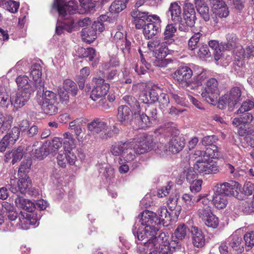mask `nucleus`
<instances>
[{
  "label": "nucleus",
  "mask_w": 254,
  "mask_h": 254,
  "mask_svg": "<svg viewBox=\"0 0 254 254\" xmlns=\"http://www.w3.org/2000/svg\"><path fill=\"white\" fill-rule=\"evenodd\" d=\"M132 228L133 235L137 236L139 241L146 239L144 244L138 247L139 254H146L151 247L149 243L155 241L157 232L159 231V222L155 217L154 212L148 210L143 211L138 217Z\"/></svg>",
  "instance_id": "1"
},
{
  "label": "nucleus",
  "mask_w": 254,
  "mask_h": 254,
  "mask_svg": "<svg viewBox=\"0 0 254 254\" xmlns=\"http://www.w3.org/2000/svg\"><path fill=\"white\" fill-rule=\"evenodd\" d=\"M151 247L148 254H179L183 249L179 242L169 241V237L165 233H161L155 241L149 243Z\"/></svg>",
  "instance_id": "2"
},
{
  "label": "nucleus",
  "mask_w": 254,
  "mask_h": 254,
  "mask_svg": "<svg viewBox=\"0 0 254 254\" xmlns=\"http://www.w3.org/2000/svg\"><path fill=\"white\" fill-rule=\"evenodd\" d=\"M132 144L131 142L119 141L114 143L110 147V152L114 156H120L119 163L131 162L135 157L132 152Z\"/></svg>",
  "instance_id": "3"
},
{
  "label": "nucleus",
  "mask_w": 254,
  "mask_h": 254,
  "mask_svg": "<svg viewBox=\"0 0 254 254\" xmlns=\"http://www.w3.org/2000/svg\"><path fill=\"white\" fill-rule=\"evenodd\" d=\"M218 85V81L214 78H210L206 82L201 96L208 103L212 105L217 103L219 96Z\"/></svg>",
  "instance_id": "4"
},
{
  "label": "nucleus",
  "mask_w": 254,
  "mask_h": 254,
  "mask_svg": "<svg viewBox=\"0 0 254 254\" xmlns=\"http://www.w3.org/2000/svg\"><path fill=\"white\" fill-rule=\"evenodd\" d=\"M92 81L94 86L91 92L90 97L94 101L105 97L109 91L110 84L105 82V80L100 77H93Z\"/></svg>",
  "instance_id": "5"
},
{
  "label": "nucleus",
  "mask_w": 254,
  "mask_h": 254,
  "mask_svg": "<svg viewBox=\"0 0 254 254\" xmlns=\"http://www.w3.org/2000/svg\"><path fill=\"white\" fill-rule=\"evenodd\" d=\"M242 92L239 87H235L231 89L229 94L221 97L218 101V106L223 109L228 105L232 107L242 100Z\"/></svg>",
  "instance_id": "6"
},
{
  "label": "nucleus",
  "mask_w": 254,
  "mask_h": 254,
  "mask_svg": "<svg viewBox=\"0 0 254 254\" xmlns=\"http://www.w3.org/2000/svg\"><path fill=\"white\" fill-rule=\"evenodd\" d=\"M19 180L17 181L14 179H10V184L8 185L9 190L13 193L20 192L21 193H26L31 187V181L26 174L19 176Z\"/></svg>",
  "instance_id": "7"
},
{
  "label": "nucleus",
  "mask_w": 254,
  "mask_h": 254,
  "mask_svg": "<svg viewBox=\"0 0 254 254\" xmlns=\"http://www.w3.org/2000/svg\"><path fill=\"white\" fill-rule=\"evenodd\" d=\"M53 8L58 11L60 17L66 19L69 15L74 13L77 5L71 1L65 2L64 0H54Z\"/></svg>",
  "instance_id": "8"
},
{
  "label": "nucleus",
  "mask_w": 254,
  "mask_h": 254,
  "mask_svg": "<svg viewBox=\"0 0 254 254\" xmlns=\"http://www.w3.org/2000/svg\"><path fill=\"white\" fill-rule=\"evenodd\" d=\"M194 168L198 173L206 175L216 174L219 171L216 163L212 159L206 160L198 159L194 164Z\"/></svg>",
  "instance_id": "9"
},
{
  "label": "nucleus",
  "mask_w": 254,
  "mask_h": 254,
  "mask_svg": "<svg viewBox=\"0 0 254 254\" xmlns=\"http://www.w3.org/2000/svg\"><path fill=\"white\" fill-rule=\"evenodd\" d=\"M132 144L134 151L137 154H143L152 149L154 146L153 138L150 135L141 136Z\"/></svg>",
  "instance_id": "10"
},
{
  "label": "nucleus",
  "mask_w": 254,
  "mask_h": 254,
  "mask_svg": "<svg viewBox=\"0 0 254 254\" xmlns=\"http://www.w3.org/2000/svg\"><path fill=\"white\" fill-rule=\"evenodd\" d=\"M148 116L143 113L141 114V110H138V114L135 119L139 122V126L144 128L150 126L156 122L157 116V109L152 106H149L146 110Z\"/></svg>",
  "instance_id": "11"
},
{
  "label": "nucleus",
  "mask_w": 254,
  "mask_h": 254,
  "mask_svg": "<svg viewBox=\"0 0 254 254\" xmlns=\"http://www.w3.org/2000/svg\"><path fill=\"white\" fill-rule=\"evenodd\" d=\"M241 186L237 182L230 181L222 184H217L214 189L217 192L224 194L226 197L228 196H235L239 194L241 190Z\"/></svg>",
  "instance_id": "12"
},
{
  "label": "nucleus",
  "mask_w": 254,
  "mask_h": 254,
  "mask_svg": "<svg viewBox=\"0 0 254 254\" xmlns=\"http://www.w3.org/2000/svg\"><path fill=\"white\" fill-rule=\"evenodd\" d=\"M152 18V21L145 24L142 28L145 37L148 39L152 38L161 30V20L160 17L157 15H153Z\"/></svg>",
  "instance_id": "13"
},
{
  "label": "nucleus",
  "mask_w": 254,
  "mask_h": 254,
  "mask_svg": "<svg viewBox=\"0 0 254 254\" xmlns=\"http://www.w3.org/2000/svg\"><path fill=\"white\" fill-rule=\"evenodd\" d=\"M192 75V71L188 66L180 67L175 71L174 78L182 86H191L190 79Z\"/></svg>",
  "instance_id": "14"
},
{
  "label": "nucleus",
  "mask_w": 254,
  "mask_h": 254,
  "mask_svg": "<svg viewBox=\"0 0 254 254\" xmlns=\"http://www.w3.org/2000/svg\"><path fill=\"white\" fill-rule=\"evenodd\" d=\"M34 92L17 90V92L10 98L12 105L17 109L24 106L29 100Z\"/></svg>",
  "instance_id": "15"
},
{
  "label": "nucleus",
  "mask_w": 254,
  "mask_h": 254,
  "mask_svg": "<svg viewBox=\"0 0 254 254\" xmlns=\"http://www.w3.org/2000/svg\"><path fill=\"white\" fill-rule=\"evenodd\" d=\"M154 14H150L148 12L141 11L138 9H135L131 12V15L134 19L135 27L137 29L142 28L147 22L152 21Z\"/></svg>",
  "instance_id": "16"
},
{
  "label": "nucleus",
  "mask_w": 254,
  "mask_h": 254,
  "mask_svg": "<svg viewBox=\"0 0 254 254\" xmlns=\"http://www.w3.org/2000/svg\"><path fill=\"white\" fill-rule=\"evenodd\" d=\"M42 68L40 64H33L31 68L30 74L35 83L38 93L44 90V81L41 78Z\"/></svg>",
  "instance_id": "17"
},
{
  "label": "nucleus",
  "mask_w": 254,
  "mask_h": 254,
  "mask_svg": "<svg viewBox=\"0 0 254 254\" xmlns=\"http://www.w3.org/2000/svg\"><path fill=\"white\" fill-rule=\"evenodd\" d=\"M17 86V90L34 92L37 87L34 82L31 81L26 75H20L15 79Z\"/></svg>",
  "instance_id": "18"
},
{
  "label": "nucleus",
  "mask_w": 254,
  "mask_h": 254,
  "mask_svg": "<svg viewBox=\"0 0 254 254\" xmlns=\"http://www.w3.org/2000/svg\"><path fill=\"white\" fill-rule=\"evenodd\" d=\"M183 20L189 26H194L196 20V12L193 4L186 2L183 7Z\"/></svg>",
  "instance_id": "19"
},
{
  "label": "nucleus",
  "mask_w": 254,
  "mask_h": 254,
  "mask_svg": "<svg viewBox=\"0 0 254 254\" xmlns=\"http://www.w3.org/2000/svg\"><path fill=\"white\" fill-rule=\"evenodd\" d=\"M57 163L58 165L64 168L67 163L70 165H74L77 160V157L73 151L68 150L64 153H59L57 156Z\"/></svg>",
  "instance_id": "20"
},
{
  "label": "nucleus",
  "mask_w": 254,
  "mask_h": 254,
  "mask_svg": "<svg viewBox=\"0 0 254 254\" xmlns=\"http://www.w3.org/2000/svg\"><path fill=\"white\" fill-rule=\"evenodd\" d=\"M168 49L163 48L161 49L159 48L156 50L154 52V59L153 60V63L156 66L160 67H166L170 62L168 59H165L167 55Z\"/></svg>",
  "instance_id": "21"
},
{
  "label": "nucleus",
  "mask_w": 254,
  "mask_h": 254,
  "mask_svg": "<svg viewBox=\"0 0 254 254\" xmlns=\"http://www.w3.org/2000/svg\"><path fill=\"white\" fill-rule=\"evenodd\" d=\"M212 7L216 14L220 18L227 17L229 14L228 7L222 0H211Z\"/></svg>",
  "instance_id": "22"
},
{
  "label": "nucleus",
  "mask_w": 254,
  "mask_h": 254,
  "mask_svg": "<svg viewBox=\"0 0 254 254\" xmlns=\"http://www.w3.org/2000/svg\"><path fill=\"white\" fill-rule=\"evenodd\" d=\"M211 147L212 148H207L205 152L200 150L196 151L194 153L191 155L190 159L193 161L195 159L197 160L198 159L203 160L202 156H208L211 159L218 157V147L216 145H212Z\"/></svg>",
  "instance_id": "23"
},
{
  "label": "nucleus",
  "mask_w": 254,
  "mask_h": 254,
  "mask_svg": "<svg viewBox=\"0 0 254 254\" xmlns=\"http://www.w3.org/2000/svg\"><path fill=\"white\" fill-rule=\"evenodd\" d=\"M167 15L174 23H178L182 19V9L178 1L171 2L170 4Z\"/></svg>",
  "instance_id": "24"
},
{
  "label": "nucleus",
  "mask_w": 254,
  "mask_h": 254,
  "mask_svg": "<svg viewBox=\"0 0 254 254\" xmlns=\"http://www.w3.org/2000/svg\"><path fill=\"white\" fill-rule=\"evenodd\" d=\"M86 123L85 119L82 118L77 119L69 124V128L70 129L74 130V133L76 135V138L79 141H83V135H81V133L85 130L84 128L83 127L84 125Z\"/></svg>",
  "instance_id": "25"
},
{
  "label": "nucleus",
  "mask_w": 254,
  "mask_h": 254,
  "mask_svg": "<svg viewBox=\"0 0 254 254\" xmlns=\"http://www.w3.org/2000/svg\"><path fill=\"white\" fill-rule=\"evenodd\" d=\"M185 145V139L177 136H173L168 143V150L173 154L181 151Z\"/></svg>",
  "instance_id": "26"
},
{
  "label": "nucleus",
  "mask_w": 254,
  "mask_h": 254,
  "mask_svg": "<svg viewBox=\"0 0 254 254\" xmlns=\"http://www.w3.org/2000/svg\"><path fill=\"white\" fill-rule=\"evenodd\" d=\"M190 231L194 246L197 248L202 247L205 244V239L202 231L195 226H192Z\"/></svg>",
  "instance_id": "27"
},
{
  "label": "nucleus",
  "mask_w": 254,
  "mask_h": 254,
  "mask_svg": "<svg viewBox=\"0 0 254 254\" xmlns=\"http://www.w3.org/2000/svg\"><path fill=\"white\" fill-rule=\"evenodd\" d=\"M157 213L159 218L157 217V214L154 213L157 221L159 222V230L161 225L163 226L169 225L171 221V214L168 211L167 208L165 206H161L158 208Z\"/></svg>",
  "instance_id": "28"
},
{
  "label": "nucleus",
  "mask_w": 254,
  "mask_h": 254,
  "mask_svg": "<svg viewBox=\"0 0 254 254\" xmlns=\"http://www.w3.org/2000/svg\"><path fill=\"white\" fill-rule=\"evenodd\" d=\"M133 113L130 109L126 105L121 106L118 108L117 118L122 124H126L130 122Z\"/></svg>",
  "instance_id": "29"
},
{
  "label": "nucleus",
  "mask_w": 254,
  "mask_h": 254,
  "mask_svg": "<svg viewBox=\"0 0 254 254\" xmlns=\"http://www.w3.org/2000/svg\"><path fill=\"white\" fill-rule=\"evenodd\" d=\"M107 127V123L100 119H95L87 125L88 129L93 134H99Z\"/></svg>",
  "instance_id": "30"
},
{
  "label": "nucleus",
  "mask_w": 254,
  "mask_h": 254,
  "mask_svg": "<svg viewBox=\"0 0 254 254\" xmlns=\"http://www.w3.org/2000/svg\"><path fill=\"white\" fill-rule=\"evenodd\" d=\"M212 202L213 205L218 209H224L228 204L227 197L225 194L217 192L213 189Z\"/></svg>",
  "instance_id": "31"
},
{
  "label": "nucleus",
  "mask_w": 254,
  "mask_h": 254,
  "mask_svg": "<svg viewBox=\"0 0 254 254\" xmlns=\"http://www.w3.org/2000/svg\"><path fill=\"white\" fill-rule=\"evenodd\" d=\"M37 102L38 104L58 103L56 94L51 91H41L37 92Z\"/></svg>",
  "instance_id": "32"
},
{
  "label": "nucleus",
  "mask_w": 254,
  "mask_h": 254,
  "mask_svg": "<svg viewBox=\"0 0 254 254\" xmlns=\"http://www.w3.org/2000/svg\"><path fill=\"white\" fill-rule=\"evenodd\" d=\"M195 7L200 16L205 21L210 19L209 7L204 0H194Z\"/></svg>",
  "instance_id": "33"
},
{
  "label": "nucleus",
  "mask_w": 254,
  "mask_h": 254,
  "mask_svg": "<svg viewBox=\"0 0 254 254\" xmlns=\"http://www.w3.org/2000/svg\"><path fill=\"white\" fill-rule=\"evenodd\" d=\"M24 148L22 146H19L16 148L13 149L10 152L6 153L5 157L6 161L12 159V163L15 164L20 161L23 157L24 154Z\"/></svg>",
  "instance_id": "34"
},
{
  "label": "nucleus",
  "mask_w": 254,
  "mask_h": 254,
  "mask_svg": "<svg viewBox=\"0 0 254 254\" xmlns=\"http://www.w3.org/2000/svg\"><path fill=\"white\" fill-rule=\"evenodd\" d=\"M15 203L17 207L28 212H32L35 209V204L33 202L23 197L18 196L15 198Z\"/></svg>",
  "instance_id": "35"
},
{
  "label": "nucleus",
  "mask_w": 254,
  "mask_h": 254,
  "mask_svg": "<svg viewBox=\"0 0 254 254\" xmlns=\"http://www.w3.org/2000/svg\"><path fill=\"white\" fill-rule=\"evenodd\" d=\"M229 245L237 253L241 254L244 251L242 238L237 234L232 235L229 238Z\"/></svg>",
  "instance_id": "36"
},
{
  "label": "nucleus",
  "mask_w": 254,
  "mask_h": 254,
  "mask_svg": "<svg viewBox=\"0 0 254 254\" xmlns=\"http://www.w3.org/2000/svg\"><path fill=\"white\" fill-rule=\"evenodd\" d=\"M140 97L143 102L145 104L154 103L158 100V94L154 88L143 91Z\"/></svg>",
  "instance_id": "37"
},
{
  "label": "nucleus",
  "mask_w": 254,
  "mask_h": 254,
  "mask_svg": "<svg viewBox=\"0 0 254 254\" xmlns=\"http://www.w3.org/2000/svg\"><path fill=\"white\" fill-rule=\"evenodd\" d=\"M63 145L64 151L68 150L73 151V149L76 147L75 139L73 135L69 132H65L63 134Z\"/></svg>",
  "instance_id": "38"
},
{
  "label": "nucleus",
  "mask_w": 254,
  "mask_h": 254,
  "mask_svg": "<svg viewBox=\"0 0 254 254\" xmlns=\"http://www.w3.org/2000/svg\"><path fill=\"white\" fill-rule=\"evenodd\" d=\"M176 31L177 28L173 24H168L165 28L164 33V37L162 44L164 43H166V44L172 43L174 41L173 38Z\"/></svg>",
  "instance_id": "39"
},
{
  "label": "nucleus",
  "mask_w": 254,
  "mask_h": 254,
  "mask_svg": "<svg viewBox=\"0 0 254 254\" xmlns=\"http://www.w3.org/2000/svg\"><path fill=\"white\" fill-rule=\"evenodd\" d=\"M81 33L83 41L87 43H91L97 38V33L92 27L83 28Z\"/></svg>",
  "instance_id": "40"
},
{
  "label": "nucleus",
  "mask_w": 254,
  "mask_h": 254,
  "mask_svg": "<svg viewBox=\"0 0 254 254\" xmlns=\"http://www.w3.org/2000/svg\"><path fill=\"white\" fill-rule=\"evenodd\" d=\"M123 99L132 108L135 119L138 114V110H140V107L138 101L134 97L130 95L124 96Z\"/></svg>",
  "instance_id": "41"
},
{
  "label": "nucleus",
  "mask_w": 254,
  "mask_h": 254,
  "mask_svg": "<svg viewBox=\"0 0 254 254\" xmlns=\"http://www.w3.org/2000/svg\"><path fill=\"white\" fill-rule=\"evenodd\" d=\"M57 104L58 103H48L46 104L42 102L41 104H39V105L41 106V109L45 114L51 116L56 114L58 112Z\"/></svg>",
  "instance_id": "42"
},
{
  "label": "nucleus",
  "mask_w": 254,
  "mask_h": 254,
  "mask_svg": "<svg viewBox=\"0 0 254 254\" xmlns=\"http://www.w3.org/2000/svg\"><path fill=\"white\" fill-rule=\"evenodd\" d=\"M128 0H115L110 7L112 13H119L126 7V3Z\"/></svg>",
  "instance_id": "43"
},
{
  "label": "nucleus",
  "mask_w": 254,
  "mask_h": 254,
  "mask_svg": "<svg viewBox=\"0 0 254 254\" xmlns=\"http://www.w3.org/2000/svg\"><path fill=\"white\" fill-rule=\"evenodd\" d=\"M13 121V118L10 115H4L0 112V130H6L9 129Z\"/></svg>",
  "instance_id": "44"
},
{
  "label": "nucleus",
  "mask_w": 254,
  "mask_h": 254,
  "mask_svg": "<svg viewBox=\"0 0 254 254\" xmlns=\"http://www.w3.org/2000/svg\"><path fill=\"white\" fill-rule=\"evenodd\" d=\"M189 229L188 227L184 224L179 225L175 229L174 236L179 240H182L185 238Z\"/></svg>",
  "instance_id": "45"
},
{
  "label": "nucleus",
  "mask_w": 254,
  "mask_h": 254,
  "mask_svg": "<svg viewBox=\"0 0 254 254\" xmlns=\"http://www.w3.org/2000/svg\"><path fill=\"white\" fill-rule=\"evenodd\" d=\"M193 35L191 37L188 41V48L190 50H193L197 47V45L200 40V38L202 36V34L201 30L196 32H193Z\"/></svg>",
  "instance_id": "46"
},
{
  "label": "nucleus",
  "mask_w": 254,
  "mask_h": 254,
  "mask_svg": "<svg viewBox=\"0 0 254 254\" xmlns=\"http://www.w3.org/2000/svg\"><path fill=\"white\" fill-rule=\"evenodd\" d=\"M20 135V129L17 127H14L10 131L4 135L5 137L9 140L11 144H14L18 139Z\"/></svg>",
  "instance_id": "47"
},
{
  "label": "nucleus",
  "mask_w": 254,
  "mask_h": 254,
  "mask_svg": "<svg viewBox=\"0 0 254 254\" xmlns=\"http://www.w3.org/2000/svg\"><path fill=\"white\" fill-rule=\"evenodd\" d=\"M195 170V169L194 168V167L193 168H189L185 170L181 174V176L185 177L189 183H191L197 180V175Z\"/></svg>",
  "instance_id": "48"
},
{
  "label": "nucleus",
  "mask_w": 254,
  "mask_h": 254,
  "mask_svg": "<svg viewBox=\"0 0 254 254\" xmlns=\"http://www.w3.org/2000/svg\"><path fill=\"white\" fill-rule=\"evenodd\" d=\"M64 89L70 92L71 94L75 96L78 92V88L75 83L70 79H66L64 80L63 83Z\"/></svg>",
  "instance_id": "49"
},
{
  "label": "nucleus",
  "mask_w": 254,
  "mask_h": 254,
  "mask_svg": "<svg viewBox=\"0 0 254 254\" xmlns=\"http://www.w3.org/2000/svg\"><path fill=\"white\" fill-rule=\"evenodd\" d=\"M238 133L240 136H246L247 138H249V136H252L250 137V140H247L249 141V143L251 146H254V130L252 129H246L243 128L242 127H240L238 130Z\"/></svg>",
  "instance_id": "50"
},
{
  "label": "nucleus",
  "mask_w": 254,
  "mask_h": 254,
  "mask_svg": "<svg viewBox=\"0 0 254 254\" xmlns=\"http://www.w3.org/2000/svg\"><path fill=\"white\" fill-rule=\"evenodd\" d=\"M157 101L159 103V108L164 112L170 103L169 96L164 93H162L159 96H158Z\"/></svg>",
  "instance_id": "51"
},
{
  "label": "nucleus",
  "mask_w": 254,
  "mask_h": 254,
  "mask_svg": "<svg viewBox=\"0 0 254 254\" xmlns=\"http://www.w3.org/2000/svg\"><path fill=\"white\" fill-rule=\"evenodd\" d=\"M19 228L23 230H27L29 228V222L28 214L27 213H21L19 216Z\"/></svg>",
  "instance_id": "52"
},
{
  "label": "nucleus",
  "mask_w": 254,
  "mask_h": 254,
  "mask_svg": "<svg viewBox=\"0 0 254 254\" xmlns=\"http://www.w3.org/2000/svg\"><path fill=\"white\" fill-rule=\"evenodd\" d=\"M208 227L215 228L219 224V219L213 213L202 221Z\"/></svg>",
  "instance_id": "53"
},
{
  "label": "nucleus",
  "mask_w": 254,
  "mask_h": 254,
  "mask_svg": "<svg viewBox=\"0 0 254 254\" xmlns=\"http://www.w3.org/2000/svg\"><path fill=\"white\" fill-rule=\"evenodd\" d=\"M118 49H120L125 54H128L131 48V43L127 38L116 44Z\"/></svg>",
  "instance_id": "54"
},
{
  "label": "nucleus",
  "mask_w": 254,
  "mask_h": 254,
  "mask_svg": "<svg viewBox=\"0 0 254 254\" xmlns=\"http://www.w3.org/2000/svg\"><path fill=\"white\" fill-rule=\"evenodd\" d=\"M244 239L245 241V247L248 248L247 251H248L254 246V232L246 233Z\"/></svg>",
  "instance_id": "55"
},
{
  "label": "nucleus",
  "mask_w": 254,
  "mask_h": 254,
  "mask_svg": "<svg viewBox=\"0 0 254 254\" xmlns=\"http://www.w3.org/2000/svg\"><path fill=\"white\" fill-rule=\"evenodd\" d=\"M171 97L174 100L175 102L182 106L187 105V97L181 93H171Z\"/></svg>",
  "instance_id": "56"
},
{
  "label": "nucleus",
  "mask_w": 254,
  "mask_h": 254,
  "mask_svg": "<svg viewBox=\"0 0 254 254\" xmlns=\"http://www.w3.org/2000/svg\"><path fill=\"white\" fill-rule=\"evenodd\" d=\"M32 161L30 159H27L22 162L18 170V176L25 174V173L29 172Z\"/></svg>",
  "instance_id": "57"
},
{
  "label": "nucleus",
  "mask_w": 254,
  "mask_h": 254,
  "mask_svg": "<svg viewBox=\"0 0 254 254\" xmlns=\"http://www.w3.org/2000/svg\"><path fill=\"white\" fill-rule=\"evenodd\" d=\"M19 7V2L14 0H10L5 3V8L11 13L17 12Z\"/></svg>",
  "instance_id": "58"
},
{
  "label": "nucleus",
  "mask_w": 254,
  "mask_h": 254,
  "mask_svg": "<svg viewBox=\"0 0 254 254\" xmlns=\"http://www.w3.org/2000/svg\"><path fill=\"white\" fill-rule=\"evenodd\" d=\"M62 175V172L60 170L54 169L52 171L50 177L54 183L60 184H61L63 181Z\"/></svg>",
  "instance_id": "59"
},
{
  "label": "nucleus",
  "mask_w": 254,
  "mask_h": 254,
  "mask_svg": "<svg viewBox=\"0 0 254 254\" xmlns=\"http://www.w3.org/2000/svg\"><path fill=\"white\" fill-rule=\"evenodd\" d=\"M197 56L200 59L208 58L211 56V53L207 45H203L199 48Z\"/></svg>",
  "instance_id": "60"
},
{
  "label": "nucleus",
  "mask_w": 254,
  "mask_h": 254,
  "mask_svg": "<svg viewBox=\"0 0 254 254\" xmlns=\"http://www.w3.org/2000/svg\"><path fill=\"white\" fill-rule=\"evenodd\" d=\"M9 100L8 99V95L4 89H0V104L3 107L7 108Z\"/></svg>",
  "instance_id": "61"
},
{
  "label": "nucleus",
  "mask_w": 254,
  "mask_h": 254,
  "mask_svg": "<svg viewBox=\"0 0 254 254\" xmlns=\"http://www.w3.org/2000/svg\"><path fill=\"white\" fill-rule=\"evenodd\" d=\"M227 40V48L231 49L236 45L237 40L236 35L234 33H228L226 36Z\"/></svg>",
  "instance_id": "62"
},
{
  "label": "nucleus",
  "mask_w": 254,
  "mask_h": 254,
  "mask_svg": "<svg viewBox=\"0 0 254 254\" xmlns=\"http://www.w3.org/2000/svg\"><path fill=\"white\" fill-rule=\"evenodd\" d=\"M81 52H83L82 56L83 57L88 58L90 61H92L96 56V51L92 48H88L84 49L81 48L80 49Z\"/></svg>",
  "instance_id": "63"
},
{
  "label": "nucleus",
  "mask_w": 254,
  "mask_h": 254,
  "mask_svg": "<svg viewBox=\"0 0 254 254\" xmlns=\"http://www.w3.org/2000/svg\"><path fill=\"white\" fill-rule=\"evenodd\" d=\"M254 106V102L252 100H247L244 102L239 109L238 113H243L252 109Z\"/></svg>",
  "instance_id": "64"
}]
</instances>
